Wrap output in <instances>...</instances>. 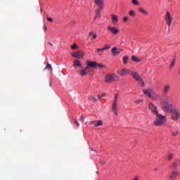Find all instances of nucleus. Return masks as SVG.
<instances>
[{"label":"nucleus","mask_w":180,"mask_h":180,"mask_svg":"<svg viewBox=\"0 0 180 180\" xmlns=\"http://www.w3.org/2000/svg\"><path fill=\"white\" fill-rule=\"evenodd\" d=\"M162 108L165 112L170 114L171 119L173 122H178L180 119V110L177 109L175 105L167 101L162 102Z\"/></svg>","instance_id":"f257e3e1"},{"label":"nucleus","mask_w":180,"mask_h":180,"mask_svg":"<svg viewBox=\"0 0 180 180\" xmlns=\"http://www.w3.org/2000/svg\"><path fill=\"white\" fill-rule=\"evenodd\" d=\"M155 120L153 121V124L155 127L164 126L167 123V116L162 115L159 112L155 115Z\"/></svg>","instance_id":"f03ea898"},{"label":"nucleus","mask_w":180,"mask_h":180,"mask_svg":"<svg viewBox=\"0 0 180 180\" xmlns=\"http://www.w3.org/2000/svg\"><path fill=\"white\" fill-rule=\"evenodd\" d=\"M120 77L115 74H107L105 76V82L107 83H112L114 81H118Z\"/></svg>","instance_id":"7ed1b4c3"},{"label":"nucleus","mask_w":180,"mask_h":180,"mask_svg":"<svg viewBox=\"0 0 180 180\" xmlns=\"http://www.w3.org/2000/svg\"><path fill=\"white\" fill-rule=\"evenodd\" d=\"M165 20L167 25H168V27L170 28L171 24L173 20V18L171 15L169 11L166 12V14L165 15Z\"/></svg>","instance_id":"20e7f679"},{"label":"nucleus","mask_w":180,"mask_h":180,"mask_svg":"<svg viewBox=\"0 0 180 180\" xmlns=\"http://www.w3.org/2000/svg\"><path fill=\"white\" fill-rule=\"evenodd\" d=\"M148 108L153 115H156L157 114L159 113L158 108L154 103H149Z\"/></svg>","instance_id":"39448f33"},{"label":"nucleus","mask_w":180,"mask_h":180,"mask_svg":"<svg viewBox=\"0 0 180 180\" xmlns=\"http://www.w3.org/2000/svg\"><path fill=\"white\" fill-rule=\"evenodd\" d=\"M71 56L74 58L82 59L84 57L85 54L84 52L79 51L72 53Z\"/></svg>","instance_id":"423d86ee"},{"label":"nucleus","mask_w":180,"mask_h":180,"mask_svg":"<svg viewBox=\"0 0 180 180\" xmlns=\"http://www.w3.org/2000/svg\"><path fill=\"white\" fill-rule=\"evenodd\" d=\"M129 75H131L132 78L134 79L136 82H141L142 80V77L136 71L131 70V72H129Z\"/></svg>","instance_id":"0eeeda50"},{"label":"nucleus","mask_w":180,"mask_h":180,"mask_svg":"<svg viewBox=\"0 0 180 180\" xmlns=\"http://www.w3.org/2000/svg\"><path fill=\"white\" fill-rule=\"evenodd\" d=\"M131 70L127 68H124L120 70H117V73L120 75L121 77L127 76L128 75H130Z\"/></svg>","instance_id":"6e6552de"},{"label":"nucleus","mask_w":180,"mask_h":180,"mask_svg":"<svg viewBox=\"0 0 180 180\" xmlns=\"http://www.w3.org/2000/svg\"><path fill=\"white\" fill-rule=\"evenodd\" d=\"M90 124L94 125L95 127H101L103 125V121L101 120L91 121Z\"/></svg>","instance_id":"1a4fd4ad"},{"label":"nucleus","mask_w":180,"mask_h":180,"mask_svg":"<svg viewBox=\"0 0 180 180\" xmlns=\"http://www.w3.org/2000/svg\"><path fill=\"white\" fill-rule=\"evenodd\" d=\"M94 3L95 4L99 7V8L101 10L103 9V6H104V1L103 0H94Z\"/></svg>","instance_id":"9d476101"},{"label":"nucleus","mask_w":180,"mask_h":180,"mask_svg":"<svg viewBox=\"0 0 180 180\" xmlns=\"http://www.w3.org/2000/svg\"><path fill=\"white\" fill-rule=\"evenodd\" d=\"M108 30L111 32L114 35H117L119 33V30L115 27L109 26Z\"/></svg>","instance_id":"9b49d317"},{"label":"nucleus","mask_w":180,"mask_h":180,"mask_svg":"<svg viewBox=\"0 0 180 180\" xmlns=\"http://www.w3.org/2000/svg\"><path fill=\"white\" fill-rule=\"evenodd\" d=\"M143 94L148 98H150L153 94V90L152 89H146L143 91Z\"/></svg>","instance_id":"f8f14e48"},{"label":"nucleus","mask_w":180,"mask_h":180,"mask_svg":"<svg viewBox=\"0 0 180 180\" xmlns=\"http://www.w3.org/2000/svg\"><path fill=\"white\" fill-rule=\"evenodd\" d=\"M82 66V63H81L80 60H73V67L75 68H77Z\"/></svg>","instance_id":"ddd939ff"},{"label":"nucleus","mask_w":180,"mask_h":180,"mask_svg":"<svg viewBox=\"0 0 180 180\" xmlns=\"http://www.w3.org/2000/svg\"><path fill=\"white\" fill-rule=\"evenodd\" d=\"M117 103L114 102L112 103V111L113 112V113L117 116L118 115V112H117Z\"/></svg>","instance_id":"4468645a"},{"label":"nucleus","mask_w":180,"mask_h":180,"mask_svg":"<svg viewBox=\"0 0 180 180\" xmlns=\"http://www.w3.org/2000/svg\"><path fill=\"white\" fill-rule=\"evenodd\" d=\"M111 46L109 44H105L103 48H98L96 49V53H101V51H104V50H109L110 49Z\"/></svg>","instance_id":"2eb2a0df"},{"label":"nucleus","mask_w":180,"mask_h":180,"mask_svg":"<svg viewBox=\"0 0 180 180\" xmlns=\"http://www.w3.org/2000/svg\"><path fill=\"white\" fill-rule=\"evenodd\" d=\"M171 86H169V84H166L165 86H164L162 92L165 95H167V93L169 92V91L170 90Z\"/></svg>","instance_id":"dca6fc26"},{"label":"nucleus","mask_w":180,"mask_h":180,"mask_svg":"<svg viewBox=\"0 0 180 180\" xmlns=\"http://www.w3.org/2000/svg\"><path fill=\"white\" fill-rule=\"evenodd\" d=\"M88 67H90L91 68H96L97 63L95 61H89L87 60Z\"/></svg>","instance_id":"f3484780"},{"label":"nucleus","mask_w":180,"mask_h":180,"mask_svg":"<svg viewBox=\"0 0 180 180\" xmlns=\"http://www.w3.org/2000/svg\"><path fill=\"white\" fill-rule=\"evenodd\" d=\"M179 174H180V173L179 172H172V174L169 176V178L172 180H173L175 178H176Z\"/></svg>","instance_id":"a211bd4d"},{"label":"nucleus","mask_w":180,"mask_h":180,"mask_svg":"<svg viewBox=\"0 0 180 180\" xmlns=\"http://www.w3.org/2000/svg\"><path fill=\"white\" fill-rule=\"evenodd\" d=\"M112 52L114 55H117V54H120L121 53V51L120 49H117L116 46L113 47L112 49Z\"/></svg>","instance_id":"6ab92c4d"},{"label":"nucleus","mask_w":180,"mask_h":180,"mask_svg":"<svg viewBox=\"0 0 180 180\" xmlns=\"http://www.w3.org/2000/svg\"><path fill=\"white\" fill-rule=\"evenodd\" d=\"M78 72L80 76L84 77V76H86L88 75V72L86 70H79Z\"/></svg>","instance_id":"aec40b11"},{"label":"nucleus","mask_w":180,"mask_h":180,"mask_svg":"<svg viewBox=\"0 0 180 180\" xmlns=\"http://www.w3.org/2000/svg\"><path fill=\"white\" fill-rule=\"evenodd\" d=\"M111 17H112V19L113 24L118 23L119 20H118L117 15H115V14H112Z\"/></svg>","instance_id":"412c9836"},{"label":"nucleus","mask_w":180,"mask_h":180,"mask_svg":"<svg viewBox=\"0 0 180 180\" xmlns=\"http://www.w3.org/2000/svg\"><path fill=\"white\" fill-rule=\"evenodd\" d=\"M150 98H152L153 101H156L159 99V96L155 93H153Z\"/></svg>","instance_id":"4be33fe9"},{"label":"nucleus","mask_w":180,"mask_h":180,"mask_svg":"<svg viewBox=\"0 0 180 180\" xmlns=\"http://www.w3.org/2000/svg\"><path fill=\"white\" fill-rule=\"evenodd\" d=\"M131 60L135 62V63H140L141 61V59H139V58H137L136 56H131Z\"/></svg>","instance_id":"5701e85b"},{"label":"nucleus","mask_w":180,"mask_h":180,"mask_svg":"<svg viewBox=\"0 0 180 180\" xmlns=\"http://www.w3.org/2000/svg\"><path fill=\"white\" fill-rule=\"evenodd\" d=\"M175 63H176V58H173L171 63H170V65L169 67V70H172L173 69V68L174 67L175 65Z\"/></svg>","instance_id":"b1692460"},{"label":"nucleus","mask_w":180,"mask_h":180,"mask_svg":"<svg viewBox=\"0 0 180 180\" xmlns=\"http://www.w3.org/2000/svg\"><path fill=\"white\" fill-rule=\"evenodd\" d=\"M101 11H100V10H99V9H97V10H96V16H95V19H96V18L100 19V18H101Z\"/></svg>","instance_id":"393cba45"},{"label":"nucleus","mask_w":180,"mask_h":180,"mask_svg":"<svg viewBox=\"0 0 180 180\" xmlns=\"http://www.w3.org/2000/svg\"><path fill=\"white\" fill-rule=\"evenodd\" d=\"M139 11L144 15H148V11H146V10L143 9V8H139Z\"/></svg>","instance_id":"a878e982"},{"label":"nucleus","mask_w":180,"mask_h":180,"mask_svg":"<svg viewBox=\"0 0 180 180\" xmlns=\"http://www.w3.org/2000/svg\"><path fill=\"white\" fill-rule=\"evenodd\" d=\"M131 3L133 5L136 6H140V2L138 0H131Z\"/></svg>","instance_id":"bb28decb"},{"label":"nucleus","mask_w":180,"mask_h":180,"mask_svg":"<svg viewBox=\"0 0 180 180\" xmlns=\"http://www.w3.org/2000/svg\"><path fill=\"white\" fill-rule=\"evenodd\" d=\"M129 59V56H124L123 57V62H124V65H127V61Z\"/></svg>","instance_id":"cd10ccee"},{"label":"nucleus","mask_w":180,"mask_h":180,"mask_svg":"<svg viewBox=\"0 0 180 180\" xmlns=\"http://www.w3.org/2000/svg\"><path fill=\"white\" fill-rule=\"evenodd\" d=\"M51 70V71L53 70L52 66L51 65V64L48 63L44 69V70Z\"/></svg>","instance_id":"c85d7f7f"},{"label":"nucleus","mask_w":180,"mask_h":180,"mask_svg":"<svg viewBox=\"0 0 180 180\" xmlns=\"http://www.w3.org/2000/svg\"><path fill=\"white\" fill-rule=\"evenodd\" d=\"M78 49V46L76 44H73L72 46H71V49L72 50H77Z\"/></svg>","instance_id":"c756f323"},{"label":"nucleus","mask_w":180,"mask_h":180,"mask_svg":"<svg viewBox=\"0 0 180 180\" xmlns=\"http://www.w3.org/2000/svg\"><path fill=\"white\" fill-rule=\"evenodd\" d=\"M135 15H136L135 11H133V10H130V11H129V16L134 17V16H135Z\"/></svg>","instance_id":"7c9ffc66"},{"label":"nucleus","mask_w":180,"mask_h":180,"mask_svg":"<svg viewBox=\"0 0 180 180\" xmlns=\"http://www.w3.org/2000/svg\"><path fill=\"white\" fill-rule=\"evenodd\" d=\"M96 67H98L99 68H105V66L102 63H97Z\"/></svg>","instance_id":"2f4dec72"},{"label":"nucleus","mask_w":180,"mask_h":180,"mask_svg":"<svg viewBox=\"0 0 180 180\" xmlns=\"http://www.w3.org/2000/svg\"><path fill=\"white\" fill-rule=\"evenodd\" d=\"M74 123L76 124V126H77V127H80V124H79V121H78L77 119H75V120H74Z\"/></svg>","instance_id":"473e14b6"},{"label":"nucleus","mask_w":180,"mask_h":180,"mask_svg":"<svg viewBox=\"0 0 180 180\" xmlns=\"http://www.w3.org/2000/svg\"><path fill=\"white\" fill-rule=\"evenodd\" d=\"M173 157H174L173 153H169V154L168 155V156H167L168 160H171L173 158Z\"/></svg>","instance_id":"72a5a7b5"},{"label":"nucleus","mask_w":180,"mask_h":180,"mask_svg":"<svg viewBox=\"0 0 180 180\" xmlns=\"http://www.w3.org/2000/svg\"><path fill=\"white\" fill-rule=\"evenodd\" d=\"M139 85L142 87H143L145 86V83L143 81V79H141L139 82Z\"/></svg>","instance_id":"f704fd0d"},{"label":"nucleus","mask_w":180,"mask_h":180,"mask_svg":"<svg viewBox=\"0 0 180 180\" xmlns=\"http://www.w3.org/2000/svg\"><path fill=\"white\" fill-rule=\"evenodd\" d=\"M178 165L179 164H176V162H174L171 165V167L173 169H175Z\"/></svg>","instance_id":"c9c22d12"},{"label":"nucleus","mask_w":180,"mask_h":180,"mask_svg":"<svg viewBox=\"0 0 180 180\" xmlns=\"http://www.w3.org/2000/svg\"><path fill=\"white\" fill-rule=\"evenodd\" d=\"M118 97H119L118 94L115 95V101H114V103H117Z\"/></svg>","instance_id":"e433bc0d"},{"label":"nucleus","mask_w":180,"mask_h":180,"mask_svg":"<svg viewBox=\"0 0 180 180\" xmlns=\"http://www.w3.org/2000/svg\"><path fill=\"white\" fill-rule=\"evenodd\" d=\"M90 66H89V64L86 65V66L84 68V70L87 71L89 69Z\"/></svg>","instance_id":"4c0bfd02"},{"label":"nucleus","mask_w":180,"mask_h":180,"mask_svg":"<svg viewBox=\"0 0 180 180\" xmlns=\"http://www.w3.org/2000/svg\"><path fill=\"white\" fill-rule=\"evenodd\" d=\"M179 134V132L178 131H172V134L174 136H177V134Z\"/></svg>","instance_id":"58836bf2"},{"label":"nucleus","mask_w":180,"mask_h":180,"mask_svg":"<svg viewBox=\"0 0 180 180\" xmlns=\"http://www.w3.org/2000/svg\"><path fill=\"white\" fill-rule=\"evenodd\" d=\"M143 101L141 99H138L137 101H135V103L139 104L142 102Z\"/></svg>","instance_id":"ea45409f"},{"label":"nucleus","mask_w":180,"mask_h":180,"mask_svg":"<svg viewBox=\"0 0 180 180\" xmlns=\"http://www.w3.org/2000/svg\"><path fill=\"white\" fill-rule=\"evenodd\" d=\"M89 98L91 99V100H94L95 102H96L97 101V100H96V98H95L94 96H89Z\"/></svg>","instance_id":"a19ab883"},{"label":"nucleus","mask_w":180,"mask_h":180,"mask_svg":"<svg viewBox=\"0 0 180 180\" xmlns=\"http://www.w3.org/2000/svg\"><path fill=\"white\" fill-rule=\"evenodd\" d=\"M52 84H53V79H52V77H51L50 78V83H49V85H50L51 87L52 86Z\"/></svg>","instance_id":"79ce46f5"},{"label":"nucleus","mask_w":180,"mask_h":180,"mask_svg":"<svg viewBox=\"0 0 180 180\" xmlns=\"http://www.w3.org/2000/svg\"><path fill=\"white\" fill-rule=\"evenodd\" d=\"M106 96L105 94H103L101 96H98V100L101 99L102 97H105Z\"/></svg>","instance_id":"37998d69"},{"label":"nucleus","mask_w":180,"mask_h":180,"mask_svg":"<svg viewBox=\"0 0 180 180\" xmlns=\"http://www.w3.org/2000/svg\"><path fill=\"white\" fill-rule=\"evenodd\" d=\"M96 39V34H93L91 39L94 40Z\"/></svg>","instance_id":"c03bdc74"},{"label":"nucleus","mask_w":180,"mask_h":180,"mask_svg":"<svg viewBox=\"0 0 180 180\" xmlns=\"http://www.w3.org/2000/svg\"><path fill=\"white\" fill-rule=\"evenodd\" d=\"M47 20L51 22H53V20L51 18H47Z\"/></svg>","instance_id":"a18cd8bd"},{"label":"nucleus","mask_w":180,"mask_h":180,"mask_svg":"<svg viewBox=\"0 0 180 180\" xmlns=\"http://www.w3.org/2000/svg\"><path fill=\"white\" fill-rule=\"evenodd\" d=\"M80 122H84V116L83 115L81 116Z\"/></svg>","instance_id":"49530a36"},{"label":"nucleus","mask_w":180,"mask_h":180,"mask_svg":"<svg viewBox=\"0 0 180 180\" xmlns=\"http://www.w3.org/2000/svg\"><path fill=\"white\" fill-rule=\"evenodd\" d=\"M139 176H136L134 177L133 180H139Z\"/></svg>","instance_id":"de8ad7c7"},{"label":"nucleus","mask_w":180,"mask_h":180,"mask_svg":"<svg viewBox=\"0 0 180 180\" xmlns=\"http://www.w3.org/2000/svg\"><path fill=\"white\" fill-rule=\"evenodd\" d=\"M127 20H128V18H127V17H124V22H127Z\"/></svg>","instance_id":"09e8293b"},{"label":"nucleus","mask_w":180,"mask_h":180,"mask_svg":"<svg viewBox=\"0 0 180 180\" xmlns=\"http://www.w3.org/2000/svg\"><path fill=\"white\" fill-rule=\"evenodd\" d=\"M176 164H179V165H180V160H177L176 162Z\"/></svg>","instance_id":"8fccbe9b"},{"label":"nucleus","mask_w":180,"mask_h":180,"mask_svg":"<svg viewBox=\"0 0 180 180\" xmlns=\"http://www.w3.org/2000/svg\"><path fill=\"white\" fill-rule=\"evenodd\" d=\"M158 167H156V168H154V171H155V172H157V171H158Z\"/></svg>","instance_id":"3c124183"},{"label":"nucleus","mask_w":180,"mask_h":180,"mask_svg":"<svg viewBox=\"0 0 180 180\" xmlns=\"http://www.w3.org/2000/svg\"><path fill=\"white\" fill-rule=\"evenodd\" d=\"M92 34H94V32H91L90 33H89V37H91V35H92Z\"/></svg>","instance_id":"603ef678"},{"label":"nucleus","mask_w":180,"mask_h":180,"mask_svg":"<svg viewBox=\"0 0 180 180\" xmlns=\"http://www.w3.org/2000/svg\"><path fill=\"white\" fill-rule=\"evenodd\" d=\"M48 44L51 45V47H53V44L51 42H49Z\"/></svg>","instance_id":"864d4df0"},{"label":"nucleus","mask_w":180,"mask_h":180,"mask_svg":"<svg viewBox=\"0 0 180 180\" xmlns=\"http://www.w3.org/2000/svg\"><path fill=\"white\" fill-rule=\"evenodd\" d=\"M44 30H46V26L44 25Z\"/></svg>","instance_id":"5fc2aeb1"},{"label":"nucleus","mask_w":180,"mask_h":180,"mask_svg":"<svg viewBox=\"0 0 180 180\" xmlns=\"http://www.w3.org/2000/svg\"><path fill=\"white\" fill-rule=\"evenodd\" d=\"M91 150H94V148H91Z\"/></svg>","instance_id":"6e6d98bb"},{"label":"nucleus","mask_w":180,"mask_h":180,"mask_svg":"<svg viewBox=\"0 0 180 180\" xmlns=\"http://www.w3.org/2000/svg\"><path fill=\"white\" fill-rule=\"evenodd\" d=\"M179 73L180 74V69H179Z\"/></svg>","instance_id":"4d7b16f0"},{"label":"nucleus","mask_w":180,"mask_h":180,"mask_svg":"<svg viewBox=\"0 0 180 180\" xmlns=\"http://www.w3.org/2000/svg\"><path fill=\"white\" fill-rule=\"evenodd\" d=\"M41 11H42V9L41 8Z\"/></svg>","instance_id":"13d9d810"}]
</instances>
